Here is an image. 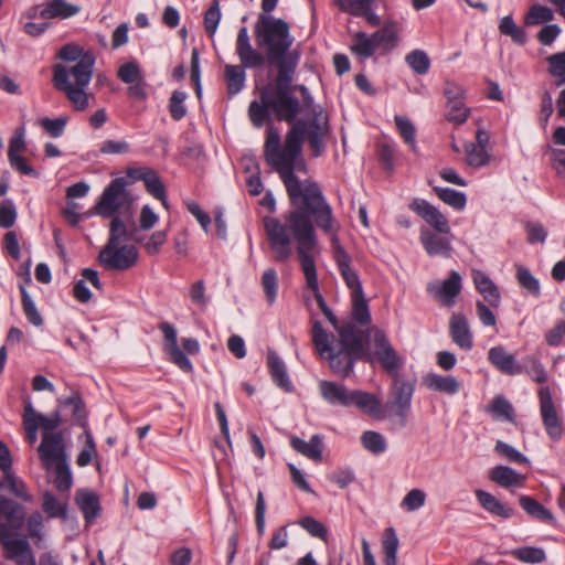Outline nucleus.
<instances>
[{"label": "nucleus", "instance_id": "1", "mask_svg": "<svg viewBox=\"0 0 565 565\" xmlns=\"http://www.w3.org/2000/svg\"><path fill=\"white\" fill-rule=\"evenodd\" d=\"M292 94L301 95L300 107L310 109L309 119H295L285 136L281 145L279 130L271 124L267 126L264 143V158L282 181L290 204H302L312 213L330 217L328 203L320 185L316 181H301L296 171L306 172L307 164L302 156L305 140L308 143L312 158L321 157L327 148V140L331 135L329 115L320 105L313 104V97L303 84H291Z\"/></svg>", "mask_w": 565, "mask_h": 565}, {"label": "nucleus", "instance_id": "2", "mask_svg": "<svg viewBox=\"0 0 565 565\" xmlns=\"http://www.w3.org/2000/svg\"><path fill=\"white\" fill-rule=\"evenodd\" d=\"M294 210L284 215L282 223L279 218L264 216L263 225L269 242L270 249L277 263H285L292 254L291 238L289 231L297 242V254L302 273L306 278L307 288L313 292L319 309L323 312L329 310L323 296L319 290L318 275L315 259L311 252L317 245L315 226L326 234L334 231V216L330 206V217L312 213L302 204H290Z\"/></svg>", "mask_w": 565, "mask_h": 565}, {"label": "nucleus", "instance_id": "3", "mask_svg": "<svg viewBox=\"0 0 565 565\" xmlns=\"http://www.w3.org/2000/svg\"><path fill=\"white\" fill-rule=\"evenodd\" d=\"M294 210L284 215L282 223L279 218L264 216L263 225L269 242L270 249L277 263H285L292 254L291 238L289 231L297 242V254L302 273L306 278L307 288L313 292L319 309L323 312L329 310L323 296L319 290L318 275L315 259L311 252L317 245L315 226L326 234L334 231V216L330 206V217L312 213L302 204H290Z\"/></svg>", "mask_w": 565, "mask_h": 565}, {"label": "nucleus", "instance_id": "4", "mask_svg": "<svg viewBox=\"0 0 565 565\" xmlns=\"http://www.w3.org/2000/svg\"><path fill=\"white\" fill-rule=\"evenodd\" d=\"M257 49L250 44L248 30L242 26L236 38V54L248 68L265 65L277 70L276 78L294 81L300 53L291 50L294 38L290 26L284 19L259 14L254 25Z\"/></svg>", "mask_w": 565, "mask_h": 565}, {"label": "nucleus", "instance_id": "5", "mask_svg": "<svg viewBox=\"0 0 565 565\" xmlns=\"http://www.w3.org/2000/svg\"><path fill=\"white\" fill-rule=\"evenodd\" d=\"M312 342L322 359L328 361L333 374L348 379L354 371L355 363L367 354L363 332L352 322L342 323L338 329V340L328 333L320 321L312 324Z\"/></svg>", "mask_w": 565, "mask_h": 565}, {"label": "nucleus", "instance_id": "6", "mask_svg": "<svg viewBox=\"0 0 565 565\" xmlns=\"http://www.w3.org/2000/svg\"><path fill=\"white\" fill-rule=\"evenodd\" d=\"M294 81L276 78L266 85L259 94L260 102L253 100L248 106V116L256 128L270 119V113L278 121L294 122L301 113L300 100L292 95Z\"/></svg>", "mask_w": 565, "mask_h": 565}, {"label": "nucleus", "instance_id": "7", "mask_svg": "<svg viewBox=\"0 0 565 565\" xmlns=\"http://www.w3.org/2000/svg\"><path fill=\"white\" fill-rule=\"evenodd\" d=\"M25 508L13 499L0 494V544L4 557L17 565H36L32 547L25 536L18 531L25 523Z\"/></svg>", "mask_w": 565, "mask_h": 565}, {"label": "nucleus", "instance_id": "8", "mask_svg": "<svg viewBox=\"0 0 565 565\" xmlns=\"http://www.w3.org/2000/svg\"><path fill=\"white\" fill-rule=\"evenodd\" d=\"M408 209L429 225L436 233L422 227L419 241L429 256L450 257V241L438 234H449V221L435 205L425 199L414 198L408 203Z\"/></svg>", "mask_w": 565, "mask_h": 565}, {"label": "nucleus", "instance_id": "9", "mask_svg": "<svg viewBox=\"0 0 565 565\" xmlns=\"http://www.w3.org/2000/svg\"><path fill=\"white\" fill-rule=\"evenodd\" d=\"M321 397L332 406H354L362 413L383 419L382 401L375 394L362 390H349L344 384L333 381H320Z\"/></svg>", "mask_w": 565, "mask_h": 565}, {"label": "nucleus", "instance_id": "10", "mask_svg": "<svg viewBox=\"0 0 565 565\" xmlns=\"http://www.w3.org/2000/svg\"><path fill=\"white\" fill-rule=\"evenodd\" d=\"M52 73L54 88L66 95L74 110H85L89 106V96L85 92V87L90 83L93 74H88L84 65H79L74 70V83H71L68 68L62 63L54 64Z\"/></svg>", "mask_w": 565, "mask_h": 565}, {"label": "nucleus", "instance_id": "11", "mask_svg": "<svg viewBox=\"0 0 565 565\" xmlns=\"http://www.w3.org/2000/svg\"><path fill=\"white\" fill-rule=\"evenodd\" d=\"M416 384L417 380L414 376L399 374L391 377L388 398L384 405L382 404L383 418H396L401 427L407 425Z\"/></svg>", "mask_w": 565, "mask_h": 565}, {"label": "nucleus", "instance_id": "12", "mask_svg": "<svg viewBox=\"0 0 565 565\" xmlns=\"http://www.w3.org/2000/svg\"><path fill=\"white\" fill-rule=\"evenodd\" d=\"M139 259V252L135 245L117 244L107 241L98 254L99 264L107 270L125 271L135 267Z\"/></svg>", "mask_w": 565, "mask_h": 565}, {"label": "nucleus", "instance_id": "13", "mask_svg": "<svg viewBox=\"0 0 565 565\" xmlns=\"http://www.w3.org/2000/svg\"><path fill=\"white\" fill-rule=\"evenodd\" d=\"M127 181L119 177L110 181L95 205V212L103 217L118 214L120 207L129 201V192L126 189Z\"/></svg>", "mask_w": 565, "mask_h": 565}, {"label": "nucleus", "instance_id": "14", "mask_svg": "<svg viewBox=\"0 0 565 565\" xmlns=\"http://www.w3.org/2000/svg\"><path fill=\"white\" fill-rule=\"evenodd\" d=\"M338 231L339 225L334 220V231L330 233L332 234L331 242L333 247L334 262L347 287L351 290V295L363 292V287L360 277L358 273L351 267V256L345 250V248L340 244Z\"/></svg>", "mask_w": 565, "mask_h": 565}, {"label": "nucleus", "instance_id": "15", "mask_svg": "<svg viewBox=\"0 0 565 565\" xmlns=\"http://www.w3.org/2000/svg\"><path fill=\"white\" fill-rule=\"evenodd\" d=\"M374 354L382 369L390 377L399 375V370L404 365V359L398 355L390 342L385 331L376 330L374 333Z\"/></svg>", "mask_w": 565, "mask_h": 565}, {"label": "nucleus", "instance_id": "16", "mask_svg": "<svg viewBox=\"0 0 565 565\" xmlns=\"http://www.w3.org/2000/svg\"><path fill=\"white\" fill-rule=\"evenodd\" d=\"M539 399L542 422L546 434L552 440L558 441L563 437V423L554 406L548 386H543L539 390Z\"/></svg>", "mask_w": 565, "mask_h": 565}, {"label": "nucleus", "instance_id": "17", "mask_svg": "<svg viewBox=\"0 0 565 565\" xmlns=\"http://www.w3.org/2000/svg\"><path fill=\"white\" fill-rule=\"evenodd\" d=\"M163 333L164 349L169 355V360L185 373L193 371V365L186 353L178 345V333L173 324L170 322H161L158 326Z\"/></svg>", "mask_w": 565, "mask_h": 565}, {"label": "nucleus", "instance_id": "18", "mask_svg": "<svg viewBox=\"0 0 565 565\" xmlns=\"http://www.w3.org/2000/svg\"><path fill=\"white\" fill-rule=\"evenodd\" d=\"M39 457L45 469H51L62 459H67L62 431L56 434H42V441L38 448Z\"/></svg>", "mask_w": 565, "mask_h": 565}, {"label": "nucleus", "instance_id": "19", "mask_svg": "<svg viewBox=\"0 0 565 565\" xmlns=\"http://www.w3.org/2000/svg\"><path fill=\"white\" fill-rule=\"evenodd\" d=\"M461 289V276L456 270H451L448 278L443 282H430L427 287L428 292L445 307H452L455 305Z\"/></svg>", "mask_w": 565, "mask_h": 565}, {"label": "nucleus", "instance_id": "20", "mask_svg": "<svg viewBox=\"0 0 565 565\" xmlns=\"http://www.w3.org/2000/svg\"><path fill=\"white\" fill-rule=\"evenodd\" d=\"M56 56L66 63H75L72 67H67L72 76H74V70L79 65H84L88 74H93L95 55L92 51H85L78 44L67 43L63 45Z\"/></svg>", "mask_w": 565, "mask_h": 565}, {"label": "nucleus", "instance_id": "21", "mask_svg": "<svg viewBox=\"0 0 565 565\" xmlns=\"http://www.w3.org/2000/svg\"><path fill=\"white\" fill-rule=\"evenodd\" d=\"M488 361L504 375L514 376L524 372V366L516 361L514 354L502 345L492 347L488 351Z\"/></svg>", "mask_w": 565, "mask_h": 565}, {"label": "nucleus", "instance_id": "22", "mask_svg": "<svg viewBox=\"0 0 565 565\" xmlns=\"http://www.w3.org/2000/svg\"><path fill=\"white\" fill-rule=\"evenodd\" d=\"M449 333L452 342L460 349L466 351L472 349V333L469 328L468 319L463 313H452L449 320Z\"/></svg>", "mask_w": 565, "mask_h": 565}, {"label": "nucleus", "instance_id": "23", "mask_svg": "<svg viewBox=\"0 0 565 565\" xmlns=\"http://www.w3.org/2000/svg\"><path fill=\"white\" fill-rule=\"evenodd\" d=\"M267 369L276 386L286 393L294 391V385L288 375L285 362L277 352L271 349L267 352Z\"/></svg>", "mask_w": 565, "mask_h": 565}, {"label": "nucleus", "instance_id": "24", "mask_svg": "<svg viewBox=\"0 0 565 565\" xmlns=\"http://www.w3.org/2000/svg\"><path fill=\"white\" fill-rule=\"evenodd\" d=\"M375 0H338V7L341 11L350 12L354 17H363L372 26L381 24L380 17L374 12L373 4Z\"/></svg>", "mask_w": 565, "mask_h": 565}, {"label": "nucleus", "instance_id": "25", "mask_svg": "<svg viewBox=\"0 0 565 565\" xmlns=\"http://www.w3.org/2000/svg\"><path fill=\"white\" fill-rule=\"evenodd\" d=\"M475 494L482 509L494 516L510 519L515 514L514 508L501 502L488 491L478 489Z\"/></svg>", "mask_w": 565, "mask_h": 565}, {"label": "nucleus", "instance_id": "26", "mask_svg": "<svg viewBox=\"0 0 565 565\" xmlns=\"http://www.w3.org/2000/svg\"><path fill=\"white\" fill-rule=\"evenodd\" d=\"M423 384L430 391L455 395L460 390V383L455 376L428 373L423 377Z\"/></svg>", "mask_w": 565, "mask_h": 565}, {"label": "nucleus", "instance_id": "27", "mask_svg": "<svg viewBox=\"0 0 565 565\" xmlns=\"http://www.w3.org/2000/svg\"><path fill=\"white\" fill-rule=\"evenodd\" d=\"M473 282L476 289L483 296L492 308H498L501 303V294L498 286L491 280V278L482 273L476 271L473 274Z\"/></svg>", "mask_w": 565, "mask_h": 565}, {"label": "nucleus", "instance_id": "28", "mask_svg": "<svg viewBox=\"0 0 565 565\" xmlns=\"http://www.w3.org/2000/svg\"><path fill=\"white\" fill-rule=\"evenodd\" d=\"M489 479L502 488L522 487L525 476L509 466H495L489 471Z\"/></svg>", "mask_w": 565, "mask_h": 565}, {"label": "nucleus", "instance_id": "29", "mask_svg": "<svg viewBox=\"0 0 565 565\" xmlns=\"http://www.w3.org/2000/svg\"><path fill=\"white\" fill-rule=\"evenodd\" d=\"M76 504L86 522H92L100 512L99 497L90 490H78L75 495Z\"/></svg>", "mask_w": 565, "mask_h": 565}, {"label": "nucleus", "instance_id": "30", "mask_svg": "<svg viewBox=\"0 0 565 565\" xmlns=\"http://www.w3.org/2000/svg\"><path fill=\"white\" fill-rule=\"evenodd\" d=\"M0 478V490H9V492L22 502H31L32 495L29 493L25 482L17 477L12 469L2 471Z\"/></svg>", "mask_w": 565, "mask_h": 565}, {"label": "nucleus", "instance_id": "31", "mask_svg": "<svg viewBox=\"0 0 565 565\" xmlns=\"http://www.w3.org/2000/svg\"><path fill=\"white\" fill-rule=\"evenodd\" d=\"M79 12V7L68 3L65 0L49 1L39 12V18L49 19H67Z\"/></svg>", "mask_w": 565, "mask_h": 565}, {"label": "nucleus", "instance_id": "32", "mask_svg": "<svg viewBox=\"0 0 565 565\" xmlns=\"http://www.w3.org/2000/svg\"><path fill=\"white\" fill-rule=\"evenodd\" d=\"M248 68L244 66L241 62L239 65L226 64L224 67V78L226 82V90L228 97H233L238 94L245 86L246 73L245 70Z\"/></svg>", "mask_w": 565, "mask_h": 565}, {"label": "nucleus", "instance_id": "33", "mask_svg": "<svg viewBox=\"0 0 565 565\" xmlns=\"http://www.w3.org/2000/svg\"><path fill=\"white\" fill-rule=\"evenodd\" d=\"M322 440L319 435H313L309 441H305L303 439L292 436L290 438V446L292 449H295L297 452L301 454L302 456L320 461L322 459Z\"/></svg>", "mask_w": 565, "mask_h": 565}, {"label": "nucleus", "instance_id": "34", "mask_svg": "<svg viewBox=\"0 0 565 565\" xmlns=\"http://www.w3.org/2000/svg\"><path fill=\"white\" fill-rule=\"evenodd\" d=\"M519 503L532 518L551 525L556 524L553 513L534 498L523 494L519 498Z\"/></svg>", "mask_w": 565, "mask_h": 565}, {"label": "nucleus", "instance_id": "35", "mask_svg": "<svg viewBox=\"0 0 565 565\" xmlns=\"http://www.w3.org/2000/svg\"><path fill=\"white\" fill-rule=\"evenodd\" d=\"M486 412L491 414L493 419L514 423L515 413L511 403L503 395H495L487 405Z\"/></svg>", "mask_w": 565, "mask_h": 565}, {"label": "nucleus", "instance_id": "36", "mask_svg": "<svg viewBox=\"0 0 565 565\" xmlns=\"http://www.w3.org/2000/svg\"><path fill=\"white\" fill-rule=\"evenodd\" d=\"M399 541L393 526L386 527L382 536V551L384 565H397V551Z\"/></svg>", "mask_w": 565, "mask_h": 565}, {"label": "nucleus", "instance_id": "37", "mask_svg": "<svg viewBox=\"0 0 565 565\" xmlns=\"http://www.w3.org/2000/svg\"><path fill=\"white\" fill-rule=\"evenodd\" d=\"M376 51L373 35L369 36L365 32L359 31L352 36L351 52L364 60L373 56Z\"/></svg>", "mask_w": 565, "mask_h": 565}, {"label": "nucleus", "instance_id": "38", "mask_svg": "<svg viewBox=\"0 0 565 565\" xmlns=\"http://www.w3.org/2000/svg\"><path fill=\"white\" fill-rule=\"evenodd\" d=\"M433 191L439 200L457 211H462L467 205V196L463 192L441 186H433Z\"/></svg>", "mask_w": 565, "mask_h": 565}, {"label": "nucleus", "instance_id": "39", "mask_svg": "<svg viewBox=\"0 0 565 565\" xmlns=\"http://www.w3.org/2000/svg\"><path fill=\"white\" fill-rule=\"evenodd\" d=\"M352 310L351 317L353 321L360 326H369L372 321L369 303L364 297V292L351 295Z\"/></svg>", "mask_w": 565, "mask_h": 565}, {"label": "nucleus", "instance_id": "40", "mask_svg": "<svg viewBox=\"0 0 565 565\" xmlns=\"http://www.w3.org/2000/svg\"><path fill=\"white\" fill-rule=\"evenodd\" d=\"M499 31L501 34L510 36L515 44L524 45L526 43L527 36L525 30L516 25L512 15H505L501 19Z\"/></svg>", "mask_w": 565, "mask_h": 565}, {"label": "nucleus", "instance_id": "41", "mask_svg": "<svg viewBox=\"0 0 565 565\" xmlns=\"http://www.w3.org/2000/svg\"><path fill=\"white\" fill-rule=\"evenodd\" d=\"M510 554L518 561L526 564H540L546 559V553L542 547L522 546L513 548Z\"/></svg>", "mask_w": 565, "mask_h": 565}, {"label": "nucleus", "instance_id": "42", "mask_svg": "<svg viewBox=\"0 0 565 565\" xmlns=\"http://www.w3.org/2000/svg\"><path fill=\"white\" fill-rule=\"evenodd\" d=\"M521 364L524 366L523 373H526L534 382L539 384H544L547 382V372L539 356L527 355L524 358L523 363Z\"/></svg>", "mask_w": 565, "mask_h": 565}, {"label": "nucleus", "instance_id": "43", "mask_svg": "<svg viewBox=\"0 0 565 565\" xmlns=\"http://www.w3.org/2000/svg\"><path fill=\"white\" fill-rule=\"evenodd\" d=\"M64 406L73 407V419L76 425L81 428L85 429L88 427V415L85 407V403L78 393L73 394L72 396L62 401Z\"/></svg>", "mask_w": 565, "mask_h": 565}, {"label": "nucleus", "instance_id": "44", "mask_svg": "<svg viewBox=\"0 0 565 565\" xmlns=\"http://www.w3.org/2000/svg\"><path fill=\"white\" fill-rule=\"evenodd\" d=\"M375 46L383 49L384 52L393 50L397 45L398 35L393 25H384L373 34Z\"/></svg>", "mask_w": 565, "mask_h": 565}, {"label": "nucleus", "instance_id": "45", "mask_svg": "<svg viewBox=\"0 0 565 565\" xmlns=\"http://www.w3.org/2000/svg\"><path fill=\"white\" fill-rule=\"evenodd\" d=\"M515 277L519 285L527 290L532 296H541L540 281L532 275L530 269L523 265H515Z\"/></svg>", "mask_w": 565, "mask_h": 565}, {"label": "nucleus", "instance_id": "46", "mask_svg": "<svg viewBox=\"0 0 565 565\" xmlns=\"http://www.w3.org/2000/svg\"><path fill=\"white\" fill-rule=\"evenodd\" d=\"M19 289L21 294V302L24 316L31 324L41 327L43 324V318L40 315L34 301L30 297L26 288L24 285H19Z\"/></svg>", "mask_w": 565, "mask_h": 565}, {"label": "nucleus", "instance_id": "47", "mask_svg": "<svg viewBox=\"0 0 565 565\" xmlns=\"http://www.w3.org/2000/svg\"><path fill=\"white\" fill-rule=\"evenodd\" d=\"M554 19V12L551 8L542 4H533L524 15L526 25H537L548 23Z\"/></svg>", "mask_w": 565, "mask_h": 565}, {"label": "nucleus", "instance_id": "48", "mask_svg": "<svg viewBox=\"0 0 565 565\" xmlns=\"http://www.w3.org/2000/svg\"><path fill=\"white\" fill-rule=\"evenodd\" d=\"M405 62L417 75H424L429 71L430 60L423 50H413L405 56Z\"/></svg>", "mask_w": 565, "mask_h": 565}, {"label": "nucleus", "instance_id": "49", "mask_svg": "<svg viewBox=\"0 0 565 565\" xmlns=\"http://www.w3.org/2000/svg\"><path fill=\"white\" fill-rule=\"evenodd\" d=\"M42 508L49 518L66 519L67 516L66 503L60 502L52 492L47 491L43 494Z\"/></svg>", "mask_w": 565, "mask_h": 565}, {"label": "nucleus", "instance_id": "50", "mask_svg": "<svg viewBox=\"0 0 565 565\" xmlns=\"http://www.w3.org/2000/svg\"><path fill=\"white\" fill-rule=\"evenodd\" d=\"M467 163L473 168H481L490 162V154L486 148L477 147L473 142L465 146Z\"/></svg>", "mask_w": 565, "mask_h": 565}, {"label": "nucleus", "instance_id": "51", "mask_svg": "<svg viewBox=\"0 0 565 565\" xmlns=\"http://www.w3.org/2000/svg\"><path fill=\"white\" fill-rule=\"evenodd\" d=\"M147 192L168 207L166 186L158 172L153 169L145 181Z\"/></svg>", "mask_w": 565, "mask_h": 565}, {"label": "nucleus", "instance_id": "52", "mask_svg": "<svg viewBox=\"0 0 565 565\" xmlns=\"http://www.w3.org/2000/svg\"><path fill=\"white\" fill-rule=\"evenodd\" d=\"M298 525L306 530L311 536L317 537L323 542L328 541V529L319 520L313 516L307 515L298 520Z\"/></svg>", "mask_w": 565, "mask_h": 565}, {"label": "nucleus", "instance_id": "53", "mask_svg": "<svg viewBox=\"0 0 565 565\" xmlns=\"http://www.w3.org/2000/svg\"><path fill=\"white\" fill-rule=\"evenodd\" d=\"M362 446L374 455H380L386 450L384 437L374 430H366L361 436Z\"/></svg>", "mask_w": 565, "mask_h": 565}, {"label": "nucleus", "instance_id": "54", "mask_svg": "<svg viewBox=\"0 0 565 565\" xmlns=\"http://www.w3.org/2000/svg\"><path fill=\"white\" fill-rule=\"evenodd\" d=\"M396 128L403 138L404 142L408 145L413 150L416 148V128L413 122L403 116L396 115L395 118Z\"/></svg>", "mask_w": 565, "mask_h": 565}, {"label": "nucleus", "instance_id": "55", "mask_svg": "<svg viewBox=\"0 0 565 565\" xmlns=\"http://www.w3.org/2000/svg\"><path fill=\"white\" fill-rule=\"evenodd\" d=\"M449 111L446 114V119L450 122L461 125L467 121L470 114V109L465 107L463 97L452 99L451 103H447Z\"/></svg>", "mask_w": 565, "mask_h": 565}, {"label": "nucleus", "instance_id": "56", "mask_svg": "<svg viewBox=\"0 0 565 565\" xmlns=\"http://www.w3.org/2000/svg\"><path fill=\"white\" fill-rule=\"evenodd\" d=\"M262 287L268 303L273 305L276 300L278 290L277 271L274 268H268L264 271L262 277Z\"/></svg>", "mask_w": 565, "mask_h": 565}, {"label": "nucleus", "instance_id": "57", "mask_svg": "<svg viewBox=\"0 0 565 565\" xmlns=\"http://www.w3.org/2000/svg\"><path fill=\"white\" fill-rule=\"evenodd\" d=\"M186 93L182 90H174L169 98V113L173 120L179 121L186 115V107L184 100Z\"/></svg>", "mask_w": 565, "mask_h": 565}, {"label": "nucleus", "instance_id": "58", "mask_svg": "<svg viewBox=\"0 0 565 565\" xmlns=\"http://www.w3.org/2000/svg\"><path fill=\"white\" fill-rule=\"evenodd\" d=\"M67 122L68 117L66 116L57 117L54 119L44 117L39 121L42 129L52 138L61 137L64 134Z\"/></svg>", "mask_w": 565, "mask_h": 565}, {"label": "nucleus", "instance_id": "59", "mask_svg": "<svg viewBox=\"0 0 565 565\" xmlns=\"http://www.w3.org/2000/svg\"><path fill=\"white\" fill-rule=\"evenodd\" d=\"M55 466V487L60 491H68L73 484L72 473L67 459H62Z\"/></svg>", "mask_w": 565, "mask_h": 565}, {"label": "nucleus", "instance_id": "60", "mask_svg": "<svg viewBox=\"0 0 565 565\" xmlns=\"http://www.w3.org/2000/svg\"><path fill=\"white\" fill-rule=\"evenodd\" d=\"M221 20L220 1L212 0L210 8L204 13V29L209 36H213Z\"/></svg>", "mask_w": 565, "mask_h": 565}, {"label": "nucleus", "instance_id": "61", "mask_svg": "<svg viewBox=\"0 0 565 565\" xmlns=\"http://www.w3.org/2000/svg\"><path fill=\"white\" fill-rule=\"evenodd\" d=\"M110 225H109V237L108 241H114L117 244H121L122 242L131 239V233L127 230L124 221L118 216V214L110 216Z\"/></svg>", "mask_w": 565, "mask_h": 565}, {"label": "nucleus", "instance_id": "62", "mask_svg": "<svg viewBox=\"0 0 565 565\" xmlns=\"http://www.w3.org/2000/svg\"><path fill=\"white\" fill-rule=\"evenodd\" d=\"M550 74L555 77L559 84H565V52H558L546 58Z\"/></svg>", "mask_w": 565, "mask_h": 565}, {"label": "nucleus", "instance_id": "63", "mask_svg": "<svg viewBox=\"0 0 565 565\" xmlns=\"http://www.w3.org/2000/svg\"><path fill=\"white\" fill-rule=\"evenodd\" d=\"M494 450L500 456L505 457L511 462H515V463H520V465H525V463L530 462L529 459L522 452H520L518 449H515L514 447H512L511 445H509L502 440H498L495 443Z\"/></svg>", "mask_w": 565, "mask_h": 565}, {"label": "nucleus", "instance_id": "64", "mask_svg": "<svg viewBox=\"0 0 565 565\" xmlns=\"http://www.w3.org/2000/svg\"><path fill=\"white\" fill-rule=\"evenodd\" d=\"M43 516L38 511L31 513L26 519L28 534L36 544L43 539Z\"/></svg>", "mask_w": 565, "mask_h": 565}]
</instances>
